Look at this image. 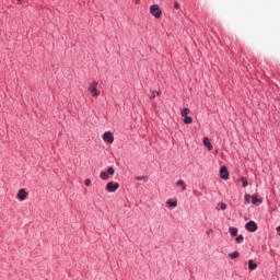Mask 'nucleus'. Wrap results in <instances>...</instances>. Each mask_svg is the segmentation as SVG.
<instances>
[{"label":"nucleus","mask_w":280,"mask_h":280,"mask_svg":"<svg viewBox=\"0 0 280 280\" xmlns=\"http://www.w3.org/2000/svg\"><path fill=\"white\" fill-rule=\"evenodd\" d=\"M245 229H247L249 233H255V231H257V223H255V221H249L246 223Z\"/></svg>","instance_id":"423d86ee"},{"label":"nucleus","mask_w":280,"mask_h":280,"mask_svg":"<svg viewBox=\"0 0 280 280\" xmlns=\"http://www.w3.org/2000/svg\"><path fill=\"white\" fill-rule=\"evenodd\" d=\"M28 194L25 191V188H22L19 190L16 198L21 200V202H23V200L27 199Z\"/></svg>","instance_id":"0eeeda50"},{"label":"nucleus","mask_w":280,"mask_h":280,"mask_svg":"<svg viewBox=\"0 0 280 280\" xmlns=\"http://www.w3.org/2000/svg\"><path fill=\"white\" fill-rule=\"evenodd\" d=\"M248 269L249 270H257V262H255L253 259L248 260Z\"/></svg>","instance_id":"9b49d317"},{"label":"nucleus","mask_w":280,"mask_h":280,"mask_svg":"<svg viewBox=\"0 0 280 280\" xmlns=\"http://www.w3.org/2000/svg\"><path fill=\"white\" fill-rule=\"evenodd\" d=\"M208 235H211V233H213V230L212 229H209V230H207V232H206Z\"/></svg>","instance_id":"a878e982"},{"label":"nucleus","mask_w":280,"mask_h":280,"mask_svg":"<svg viewBox=\"0 0 280 280\" xmlns=\"http://www.w3.org/2000/svg\"><path fill=\"white\" fill-rule=\"evenodd\" d=\"M103 141H105V143H113V141H115V137H113V132L106 131L103 135Z\"/></svg>","instance_id":"39448f33"},{"label":"nucleus","mask_w":280,"mask_h":280,"mask_svg":"<svg viewBox=\"0 0 280 280\" xmlns=\"http://www.w3.org/2000/svg\"><path fill=\"white\" fill-rule=\"evenodd\" d=\"M220 176L223 180H229V170H226V166L220 168Z\"/></svg>","instance_id":"6e6552de"},{"label":"nucleus","mask_w":280,"mask_h":280,"mask_svg":"<svg viewBox=\"0 0 280 280\" xmlns=\"http://www.w3.org/2000/svg\"><path fill=\"white\" fill-rule=\"evenodd\" d=\"M19 3H21V0H19Z\"/></svg>","instance_id":"c85d7f7f"},{"label":"nucleus","mask_w":280,"mask_h":280,"mask_svg":"<svg viewBox=\"0 0 280 280\" xmlns=\"http://www.w3.org/2000/svg\"><path fill=\"white\" fill-rule=\"evenodd\" d=\"M115 174V168H113L112 166H109L107 168V173L106 172H101L100 174V178L102 180H108L109 176H113Z\"/></svg>","instance_id":"7ed1b4c3"},{"label":"nucleus","mask_w":280,"mask_h":280,"mask_svg":"<svg viewBox=\"0 0 280 280\" xmlns=\"http://www.w3.org/2000/svg\"><path fill=\"white\" fill-rule=\"evenodd\" d=\"M119 189V183L108 182L106 185V191L109 194H115Z\"/></svg>","instance_id":"20e7f679"},{"label":"nucleus","mask_w":280,"mask_h":280,"mask_svg":"<svg viewBox=\"0 0 280 280\" xmlns=\"http://www.w3.org/2000/svg\"><path fill=\"white\" fill-rule=\"evenodd\" d=\"M203 145L206 148H208L209 152H211V150H213V144H211V141H209V138H203Z\"/></svg>","instance_id":"1a4fd4ad"},{"label":"nucleus","mask_w":280,"mask_h":280,"mask_svg":"<svg viewBox=\"0 0 280 280\" xmlns=\"http://www.w3.org/2000/svg\"><path fill=\"white\" fill-rule=\"evenodd\" d=\"M150 14H152V16L155 19H161L163 11H161V7H159V4H152L150 7Z\"/></svg>","instance_id":"f257e3e1"},{"label":"nucleus","mask_w":280,"mask_h":280,"mask_svg":"<svg viewBox=\"0 0 280 280\" xmlns=\"http://www.w3.org/2000/svg\"><path fill=\"white\" fill-rule=\"evenodd\" d=\"M229 257H231V259H237L240 257V253L238 252H234L232 254H229Z\"/></svg>","instance_id":"f3484780"},{"label":"nucleus","mask_w":280,"mask_h":280,"mask_svg":"<svg viewBox=\"0 0 280 280\" xmlns=\"http://www.w3.org/2000/svg\"><path fill=\"white\" fill-rule=\"evenodd\" d=\"M250 198H253V197H250V195L246 194V195H245V198H244V202H245L246 205H250Z\"/></svg>","instance_id":"a211bd4d"},{"label":"nucleus","mask_w":280,"mask_h":280,"mask_svg":"<svg viewBox=\"0 0 280 280\" xmlns=\"http://www.w3.org/2000/svg\"><path fill=\"white\" fill-rule=\"evenodd\" d=\"M229 232L232 235V237H236V235H237V228H230Z\"/></svg>","instance_id":"ddd939ff"},{"label":"nucleus","mask_w":280,"mask_h":280,"mask_svg":"<svg viewBox=\"0 0 280 280\" xmlns=\"http://www.w3.org/2000/svg\"><path fill=\"white\" fill-rule=\"evenodd\" d=\"M136 3H140V0H136Z\"/></svg>","instance_id":"cd10ccee"},{"label":"nucleus","mask_w":280,"mask_h":280,"mask_svg":"<svg viewBox=\"0 0 280 280\" xmlns=\"http://www.w3.org/2000/svg\"><path fill=\"white\" fill-rule=\"evenodd\" d=\"M278 235H280V226L276 228Z\"/></svg>","instance_id":"bb28decb"},{"label":"nucleus","mask_w":280,"mask_h":280,"mask_svg":"<svg viewBox=\"0 0 280 280\" xmlns=\"http://www.w3.org/2000/svg\"><path fill=\"white\" fill-rule=\"evenodd\" d=\"M192 122H194V119L191 117H189V116L184 117V124L189 125Z\"/></svg>","instance_id":"2eb2a0df"},{"label":"nucleus","mask_w":280,"mask_h":280,"mask_svg":"<svg viewBox=\"0 0 280 280\" xmlns=\"http://www.w3.org/2000/svg\"><path fill=\"white\" fill-rule=\"evenodd\" d=\"M217 209H218V210L221 209V211H226V203H224V202L219 203L218 207H217Z\"/></svg>","instance_id":"dca6fc26"},{"label":"nucleus","mask_w":280,"mask_h":280,"mask_svg":"<svg viewBox=\"0 0 280 280\" xmlns=\"http://www.w3.org/2000/svg\"><path fill=\"white\" fill-rule=\"evenodd\" d=\"M176 186L180 187L182 191H185L187 189V184H185V180L183 179L177 180Z\"/></svg>","instance_id":"9d476101"},{"label":"nucleus","mask_w":280,"mask_h":280,"mask_svg":"<svg viewBox=\"0 0 280 280\" xmlns=\"http://www.w3.org/2000/svg\"><path fill=\"white\" fill-rule=\"evenodd\" d=\"M236 242H237V244H242V242H244V235H238L236 237Z\"/></svg>","instance_id":"412c9836"},{"label":"nucleus","mask_w":280,"mask_h":280,"mask_svg":"<svg viewBox=\"0 0 280 280\" xmlns=\"http://www.w3.org/2000/svg\"><path fill=\"white\" fill-rule=\"evenodd\" d=\"M166 206H167V207L176 208V207H178V201H172V199H168V200L166 201Z\"/></svg>","instance_id":"f8f14e48"},{"label":"nucleus","mask_w":280,"mask_h":280,"mask_svg":"<svg viewBox=\"0 0 280 280\" xmlns=\"http://www.w3.org/2000/svg\"><path fill=\"white\" fill-rule=\"evenodd\" d=\"M97 84H98L97 81H93L88 89V91H90L92 97H100V91L97 89Z\"/></svg>","instance_id":"f03ea898"},{"label":"nucleus","mask_w":280,"mask_h":280,"mask_svg":"<svg viewBox=\"0 0 280 280\" xmlns=\"http://www.w3.org/2000/svg\"><path fill=\"white\" fill-rule=\"evenodd\" d=\"M156 95H161V92H152L151 98L154 100Z\"/></svg>","instance_id":"5701e85b"},{"label":"nucleus","mask_w":280,"mask_h":280,"mask_svg":"<svg viewBox=\"0 0 280 280\" xmlns=\"http://www.w3.org/2000/svg\"><path fill=\"white\" fill-rule=\"evenodd\" d=\"M174 9L175 10H180V3H178V1L174 2Z\"/></svg>","instance_id":"4be33fe9"},{"label":"nucleus","mask_w":280,"mask_h":280,"mask_svg":"<svg viewBox=\"0 0 280 280\" xmlns=\"http://www.w3.org/2000/svg\"><path fill=\"white\" fill-rule=\"evenodd\" d=\"M84 185H85L86 187H90V185H91V179H85V180H84Z\"/></svg>","instance_id":"b1692460"},{"label":"nucleus","mask_w":280,"mask_h":280,"mask_svg":"<svg viewBox=\"0 0 280 280\" xmlns=\"http://www.w3.org/2000/svg\"><path fill=\"white\" fill-rule=\"evenodd\" d=\"M241 183L243 184V187H248V179H246V177H242Z\"/></svg>","instance_id":"aec40b11"},{"label":"nucleus","mask_w":280,"mask_h":280,"mask_svg":"<svg viewBox=\"0 0 280 280\" xmlns=\"http://www.w3.org/2000/svg\"><path fill=\"white\" fill-rule=\"evenodd\" d=\"M189 113H190L189 108L185 107L182 109L180 115H182V117H187V115H189Z\"/></svg>","instance_id":"4468645a"},{"label":"nucleus","mask_w":280,"mask_h":280,"mask_svg":"<svg viewBox=\"0 0 280 280\" xmlns=\"http://www.w3.org/2000/svg\"><path fill=\"white\" fill-rule=\"evenodd\" d=\"M136 180H145V176H137Z\"/></svg>","instance_id":"393cba45"},{"label":"nucleus","mask_w":280,"mask_h":280,"mask_svg":"<svg viewBox=\"0 0 280 280\" xmlns=\"http://www.w3.org/2000/svg\"><path fill=\"white\" fill-rule=\"evenodd\" d=\"M252 202L253 205H257V202H261V199H258L257 196H252Z\"/></svg>","instance_id":"6ab92c4d"}]
</instances>
